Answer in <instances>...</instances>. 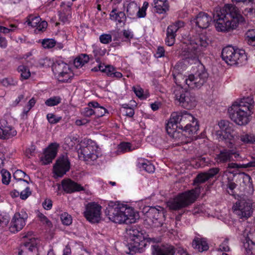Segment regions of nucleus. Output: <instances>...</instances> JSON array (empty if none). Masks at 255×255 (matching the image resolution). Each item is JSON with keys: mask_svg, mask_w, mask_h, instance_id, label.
<instances>
[{"mask_svg": "<svg viewBox=\"0 0 255 255\" xmlns=\"http://www.w3.org/2000/svg\"><path fill=\"white\" fill-rule=\"evenodd\" d=\"M227 169L225 171V173H232L233 172L231 171H230L229 169H238L242 168V165L238 164L236 163H229L228 164L227 167H226Z\"/></svg>", "mask_w": 255, "mask_h": 255, "instance_id": "58", "label": "nucleus"}, {"mask_svg": "<svg viewBox=\"0 0 255 255\" xmlns=\"http://www.w3.org/2000/svg\"><path fill=\"white\" fill-rule=\"evenodd\" d=\"M17 72L20 75V80H27L31 75V73L29 68L25 65H21L18 66L17 68Z\"/></svg>", "mask_w": 255, "mask_h": 255, "instance_id": "33", "label": "nucleus"}, {"mask_svg": "<svg viewBox=\"0 0 255 255\" xmlns=\"http://www.w3.org/2000/svg\"><path fill=\"white\" fill-rule=\"evenodd\" d=\"M89 106H92V108H94V115L97 118L102 117L108 113V110L104 107L100 106L97 102H91L89 103Z\"/></svg>", "mask_w": 255, "mask_h": 255, "instance_id": "28", "label": "nucleus"}, {"mask_svg": "<svg viewBox=\"0 0 255 255\" xmlns=\"http://www.w3.org/2000/svg\"><path fill=\"white\" fill-rule=\"evenodd\" d=\"M243 247L248 255H255V243L252 241L246 238L243 242Z\"/></svg>", "mask_w": 255, "mask_h": 255, "instance_id": "31", "label": "nucleus"}, {"mask_svg": "<svg viewBox=\"0 0 255 255\" xmlns=\"http://www.w3.org/2000/svg\"><path fill=\"white\" fill-rule=\"evenodd\" d=\"M166 131L167 133L170 136V137L174 140L176 145H180L183 143H187L192 139V137L193 136H189L187 133H185L183 131V129L181 131L175 130V128H168V123L166 125Z\"/></svg>", "mask_w": 255, "mask_h": 255, "instance_id": "16", "label": "nucleus"}, {"mask_svg": "<svg viewBox=\"0 0 255 255\" xmlns=\"http://www.w3.org/2000/svg\"><path fill=\"white\" fill-rule=\"evenodd\" d=\"M175 99L181 106L184 108L190 109L194 108L197 104L195 95L188 90L182 88H177L174 91Z\"/></svg>", "mask_w": 255, "mask_h": 255, "instance_id": "10", "label": "nucleus"}, {"mask_svg": "<svg viewBox=\"0 0 255 255\" xmlns=\"http://www.w3.org/2000/svg\"><path fill=\"white\" fill-rule=\"evenodd\" d=\"M1 174L2 176V182L3 184L7 185L9 183L11 175L10 173L5 169L1 170Z\"/></svg>", "mask_w": 255, "mask_h": 255, "instance_id": "47", "label": "nucleus"}, {"mask_svg": "<svg viewBox=\"0 0 255 255\" xmlns=\"http://www.w3.org/2000/svg\"><path fill=\"white\" fill-rule=\"evenodd\" d=\"M138 9H139V6L136 3L132 1L128 5L127 12L129 15L132 16L136 13Z\"/></svg>", "mask_w": 255, "mask_h": 255, "instance_id": "41", "label": "nucleus"}, {"mask_svg": "<svg viewBox=\"0 0 255 255\" xmlns=\"http://www.w3.org/2000/svg\"><path fill=\"white\" fill-rule=\"evenodd\" d=\"M89 60L88 55L86 54H81L78 57H77L74 61V65L77 67H81L85 63H87Z\"/></svg>", "mask_w": 255, "mask_h": 255, "instance_id": "34", "label": "nucleus"}, {"mask_svg": "<svg viewBox=\"0 0 255 255\" xmlns=\"http://www.w3.org/2000/svg\"><path fill=\"white\" fill-rule=\"evenodd\" d=\"M219 250L223 252H228L230 251V248L228 246V240L225 239L224 242L220 245Z\"/></svg>", "mask_w": 255, "mask_h": 255, "instance_id": "61", "label": "nucleus"}, {"mask_svg": "<svg viewBox=\"0 0 255 255\" xmlns=\"http://www.w3.org/2000/svg\"><path fill=\"white\" fill-rule=\"evenodd\" d=\"M234 212L240 218H249L253 212L252 202L249 200H241L233 206Z\"/></svg>", "mask_w": 255, "mask_h": 255, "instance_id": "14", "label": "nucleus"}, {"mask_svg": "<svg viewBox=\"0 0 255 255\" xmlns=\"http://www.w3.org/2000/svg\"><path fill=\"white\" fill-rule=\"evenodd\" d=\"M101 207L92 202L87 204L84 216L88 221L91 223L98 222L100 220Z\"/></svg>", "mask_w": 255, "mask_h": 255, "instance_id": "17", "label": "nucleus"}, {"mask_svg": "<svg viewBox=\"0 0 255 255\" xmlns=\"http://www.w3.org/2000/svg\"><path fill=\"white\" fill-rule=\"evenodd\" d=\"M79 142L76 137H69L66 138L65 142L69 145V146H73L76 142Z\"/></svg>", "mask_w": 255, "mask_h": 255, "instance_id": "62", "label": "nucleus"}, {"mask_svg": "<svg viewBox=\"0 0 255 255\" xmlns=\"http://www.w3.org/2000/svg\"><path fill=\"white\" fill-rule=\"evenodd\" d=\"M175 253L174 248L171 245L152 246L153 255H174Z\"/></svg>", "mask_w": 255, "mask_h": 255, "instance_id": "25", "label": "nucleus"}, {"mask_svg": "<svg viewBox=\"0 0 255 255\" xmlns=\"http://www.w3.org/2000/svg\"><path fill=\"white\" fill-rule=\"evenodd\" d=\"M99 39L100 42L103 44H108L112 41V35L109 34H103L100 36Z\"/></svg>", "mask_w": 255, "mask_h": 255, "instance_id": "51", "label": "nucleus"}, {"mask_svg": "<svg viewBox=\"0 0 255 255\" xmlns=\"http://www.w3.org/2000/svg\"><path fill=\"white\" fill-rule=\"evenodd\" d=\"M34 146H31L30 147L27 148L25 152V154L28 158H30L34 155L35 151Z\"/></svg>", "mask_w": 255, "mask_h": 255, "instance_id": "64", "label": "nucleus"}, {"mask_svg": "<svg viewBox=\"0 0 255 255\" xmlns=\"http://www.w3.org/2000/svg\"><path fill=\"white\" fill-rule=\"evenodd\" d=\"M246 40L248 43L255 46V29H249L246 33Z\"/></svg>", "mask_w": 255, "mask_h": 255, "instance_id": "35", "label": "nucleus"}, {"mask_svg": "<svg viewBox=\"0 0 255 255\" xmlns=\"http://www.w3.org/2000/svg\"><path fill=\"white\" fill-rule=\"evenodd\" d=\"M36 103V100L34 98H31L28 102L26 106L23 110V113L25 114H27V113L30 110V109L34 107Z\"/></svg>", "mask_w": 255, "mask_h": 255, "instance_id": "52", "label": "nucleus"}, {"mask_svg": "<svg viewBox=\"0 0 255 255\" xmlns=\"http://www.w3.org/2000/svg\"><path fill=\"white\" fill-rule=\"evenodd\" d=\"M98 158V156L95 153V151L91 152L90 154H88L86 156L83 158H80L81 160H83L86 162H90L92 161L96 160Z\"/></svg>", "mask_w": 255, "mask_h": 255, "instance_id": "50", "label": "nucleus"}, {"mask_svg": "<svg viewBox=\"0 0 255 255\" xmlns=\"http://www.w3.org/2000/svg\"><path fill=\"white\" fill-rule=\"evenodd\" d=\"M158 207L159 209L150 207L146 213L147 217L151 221L153 224H155V226L157 227L161 225V221L159 220L163 216L162 208Z\"/></svg>", "mask_w": 255, "mask_h": 255, "instance_id": "23", "label": "nucleus"}, {"mask_svg": "<svg viewBox=\"0 0 255 255\" xmlns=\"http://www.w3.org/2000/svg\"><path fill=\"white\" fill-rule=\"evenodd\" d=\"M38 217L40 220L44 224H46L47 226H50L51 225V222L48 218L43 214L39 213Z\"/></svg>", "mask_w": 255, "mask_h": 255, "instance_id": "63", "label": "nucleus"}, {"mask_svg": "<svg viewBox=\"0 0 255 255\" xmlns=\"http://www.w3.org/2000/svg\"><path fill=\"white\" fill-rule=\"evenodd\" d=\"M61 102V98L59 96L52 97L45 101V104L48 107L57 106Z\"/></svg>", "mask_w": 255, "mask_h": 255, "instance_id": "40", "label": "nucleus"}, {"mask_svg": "<svg viewBox=\"0 0 255 255\" xmlns=\"http://www.w3.org/2000/svg\"><path fill=\"white\" fill-rule=\"evenodd\" d=\"M61 185L63 190L67 193L84 190V187L81 185L70 179L63 180Z\"/></svg>", "mask_w": 255, "mask_h": 255, "instance_id": "24", "label": "nucleus"}, {"mask_svg": "<svg viewBox=\"0 0 255 255\" xmlns=\"http://www.w3.org/2000/svg\"><path fill=\"white\" fill-rule=\"evenodd\" d=\"M240 140L244 143H255V135L249 133H243L240 136Z\"/></svg>", "mask_w": 255, "mask_h": 255, "instance_id": "37", "label": "nucleus"}, {"mask_svg": "<svg viewBox=\"0 0 255 255\" xmlns=\"http://www.w3.org/2000/svg\"><path fill=\"white\" fill-rule=\"evenodd\" d=\"M56 44V41L53 39H44L42 45L44 48H51Z\"/></svg>", "mask_w": 255, "mask_h": 255, "instance_id": "49", "label": "nucleus"}, {"mask_svg": "<svg viewBox=\"0 0 255 255\" xmlns=\"http://www.w3.org/2000/svg\"><path fill=\"white\" fill-rule=\"evenodd\" d=\"M254 104V101L251 96L244 97L239 101H236L229 109L230 119L239 126L247 125L251 120Z\"/></svg>", "mask_w": 255, "mask_h": 255, "instance_id": "3", "label": "nucleus"}, {"mask_svg": "<svg viewBox=\"0 0 255 255\" xmlns=\"http://www.w3.org/2000/svg\"><path fill=\"white\" fill-rule=\"evenodd\" d=\"M1 83L5 87L14 86L17 84V81L11 77L5 78L1 81Z\"/></svg>", "mask_w": 255, "mask_h": 255, "instance_id": "45", "label": "nucleus"}, {"mask_svg": "<svg viewBox=\"0 0 255 255\" xmlns=\"http://www.w3.org/2000/svg\"><path fill=\"white\" fill-rule=\"evenodd\" d=\"M209 176L206 172L201 173L196 176L194 180L195 184H201L204 183L209 179Z\"/></svg>", "mask_w": 255, "mask_h": 255, "instance_id": "44", "label": "nucleus"}, {"mask_svg": "<svg viewBox=\"0 0 255 255\" xmlns=\"http://www.w3.org/2000/svg\"><path fill=\"white\" fill-rule=\"evenodd\" d=\"M154 7L156 8L157 12L159 13L165 12L168 9L167 4L164 5L155 4Z\"/></svg>", "mask_w": 255, "mask_h": 255, "instance_id": "59", "label": "nucleus"}, {"mask_svg": "<svg viewBox=\"0 0 255 255\" xmlns=\"http://www.w3.org/2000/svg\"><path fill=\"white\" fill-rule=\"evenodd\" d=\"M199 194V188L182 192L168 201L167 206L172 210H179L186 208L196 201Z\"/></svg>", "mask_w": 255, "mask_h": 255, "instance_id": "6", "label": "nucleus"}, {"mask_svg": "<svg viewBox=\"0 0 255 255\" xmlns=\"http://www.w3.org/2000/svg\"><path fill=\"white\" fill-rule=\"evenodd\" d=\"M110 15L112 20L118 21L120 23H124L126 20L125 13L123 11H117L116 9H113Z\"/></svg>", "mask_w": 255, "mask_h": 255, "instance_id": "30", "label": "nucleus"}, {"mask_svg": "<svg viewBox=\"0 0 255 255\" xmlns=\"http://www.w3.org/2000/svg\"><path fill=\"white\" fill-rule=\"evenodd\" d=\"M27 218L28 215L23 210L15 213L10 223L9 231L14 234L21 230L25 225V221Z\"/></svg>", "mask_w": 255, "mask_h": 255, "instance_id": "15", "label": "nucleus"}, {"mask_svg": "<svg viewBox=\"0 0 255 255\" xmlns=\"http://www.w3.org/2000/svg\"><path fill=\"white\" fill-rule=\"evenodd\" d=\"M220 169L219 168H212L209 169V170L206 172L208 176H209V178H212L215 175L219 173Z\"/></svg>", "mask_w": 255, "mask_h": 255, "instance_id": "60", "label": "nucleus"}, {"mask_svg": "<svg viewBox=\"0 0 255 255\" xmlns=\"http://www.w3.org/2000/svg\"><path fill=\"white\" fill-rule=\"evenodd\" d=\"M184 22L181 20H178L175 21L173 24L169 25L167 28V32L168 34H171L176 36V32L177 30L184 27Z\"/></svg>", "mask_w": 255, "mask_h": 255, "instance_id": "32", "label": "nucleus"}, {"mask_svg": "<svg viewBox=\"0 0 255 255\" xmlns=\"http://www.w3.org/2000/svg\"><path fill=\"white\" fill-rule=\"evenodd\" d=\"M92 106L88 105V107L85 108L82 112L83 115L85 117H90L94 115V109H92Z\"/></svg>", "mask_w": 255, "mask_h": 255, "instance_id": "56", "label": "nucleus"}, {"mask_svg": "<svg viewBox=\"0 0 255 255\" xmlns=\"http://www.w3.org/2000/svg\"><path fill=\"white\" fill-rule=\"evenodd\" d=\"M26 239L23 245L21 246V250L18 255H38V245L40 240L32 236V232H28L24 236Z\"/></svg>", "mask_w": 255, "mask_h": 255, "instance_id": "12", "label": "nucleus"}, {"mask_svg": "<svg viewBox=\"0 0 255 255\" xmlns=\"http://www.w3.org/2000/svg\"><path fill=\"white\" fill-rule=\"evenodd\" d=\"M230 149H224L220 151V153L216 155L215 159L218 163H224L231 161L232 156L234 155L235 158L239 156V153L234 148V146Z\"/></svg>", "mask_w": 255, "mask_h": 255, "instance_id": "20", "label": "nucleus"}, {"mask_svg": "<svg viewBox=\"0 0 255 255\" xmlns=\"http://www.w3.org/2000/svg\"><path fill=\"white\" fill-rule=\"evenodd\" d=\"M183 129L190 136L197 133L199 125L196 119L186 111L174 112L171 114L168 122V127Z\"/></svg>", "mask_w": 255, "mask_h": 255, "instance_id": "4", "label": "nucleus"}, {"mask_svg": "<svg viewBox=\"0 0 255 255\" xmlns=\"http://www.w3.org/2000/svg\"><path fill=\"white\" fill-rule=\"evenodd\" d=\"M59 146V144L56 142L52 143L48 146L44 151V155L41 158L42 164L46 165L52 162L56 156Z\"/></svg>", "mask_w": 255, "mask_h": 255, "instance_id": "22", "label": "nucleus"}, {"mask_svg": "<svg viewBox=\"0 0 255 255\" xmlns=\"http://www.w3.org/2000/svg\"><path fill=\"white\" fill-rule=\"evenodd\" d=\"M9 220V217L6 214H0V227L6 226Z\"/></svg>", "mask_w": 255, "mask_h": 255, "instance_id": "53", "label": "nucleus"}, {"mask_svg": "<svg viewBox=\"0 0 255 255\" xmlns=\"http://www.w3.org/2000/svg\"><path fill=\"white\" fill-rule=\"evenodd\" d=\"M47 119L48 122L52 124H55L58 123L61 119V117H56L55 115L52 114H48Z\"/></svg>", "mask_w": 255, "mask_h": 255, "instance_id": "54", "label": "nucleus"}, {"mask_svg": "<svg viewBox=\"0 0 255 255\" xmlns=\"http://www.w3.org/2000/svg\"><path fill=\"white\" fill-rule=\"evenodd\" d=\"M239 179L241 181L240 185L244 188V189L249 190H252L253 185L252 183L251 177L244 172L241 173L239 175Z\"/></svg>", "mask_w": 255, "mask_h": 255, "instance_id": "27", "label": "nucleus"}, {"mask_svg": "<svg viewBox=\"0 0 255 255\" xmlns=\"http://www.w3.org/2000/svg\"><path fill=\"white\" fill-rule=\"evenodd\" d=\"M218 125L221 129V131H218L217 132L219 140L224 141L228 148H232L235 145L236 137L231 133L230 123L227 121L222 120L219 123Z\"/></svg>", "mask_w": 255, "mask_h": 255, "instance_id": "11", "label": "nucleus"}, {"mask_svg": "<svg viewBox=\"0 0 255 255\" xmlns=\"http://www.w3.org/2000/svg\"><path fill=\"white\" fill-rule=\"evenodd\" d=\"M222 57L230 65L244 64L247 60V56L244 50L235 49L231 46H227L223 49Z\"/></svg>", "mask_w": 255, "mask_h": 255, "instance_id": "7", "label": "nucleus"}, {"mask_svg": "<svg viewBox=\"0 0 255 255\" xmlns=\"http://www.w3.org/2000/svg\"><path fill=\"white\" fill-rule=\"evenodd\" d=\"M16 134V130L7 120H0V138L8 139L15 136Z\"/></svg>", "mask_w": 255, "mask_h": 255, "instance_id": "19", "label": "nucleus"}, {"mask_svg": "<svg viewBox=\"0 0 255 255\" xmlns=\"http://www.w3.org/2000/svg\"><path fill=\"white\" fill-rule=\"evenodd\" d=\"M28 182L27 180H20V181H16L14 184V186L15 189L20 191H22L26 187H28Z\"/></svg>", "mask_w": 255, "mask_h": 255, "instance_id": "48", "label": "nucleus"}, {"mask_svg": "<svg viewBox=\"0 0 255 255\" xmlns=\"http://www.w3.org/2000/svg\"><path fill=\"white\" fill-rule=\"evenodd\" d=\"M70 164L67 155L60 157L53 166L54 172L57 176L62 177L69 170Z\"/></svg>", "mask_w": 255, "mask_h": 255, "instance_id": "18", "label": "nucleus"}, {"mask_svg": "<svg viewBox=\"0 0 255 255\" xmlns=\"http://www.w3.org/2000/svg\"><path fill=\"white\" fill-rule=\"evenodd\" d=\"M13 176L14 179L17 180V181H20V180H27L26 179H22L23 178L25 177L29 179V177L28 175H27L25 172H24L21 170H16L14 172Z\"/></svg>", "mask_w": 255, "mask_h": 255, "instance_id": "46", "label": "nucleus"}, {"mask_svg": "<svg viewBox=\"0 0 255 255\" xmlns=\"http://www.w3.org/2000/svg\"><path fill=\"white\" fill-rule=\"evenodd\" d=\"M133 148H131V144L129 142H122L118 146V151L126 152L132 151Z\"/></svg>", "mask_w": 255, "mask_h": 255, "instance_id": "43", "label": "nucleus"}, {"mask_svg": "<svg viewBox=\"0 0 255 255\" xmlns=\"http://www.w3.org/2000/svg\"><path fill=\"white\" fill-rule=\"evenodd\" d=\"M100 71L105 73L107 75L112 78H121L123 77L122 74L116 71V68L111 65H105L100 64Z\"/></svg>", "mask_w": 255, "mask_h": 255, "instance_id": "26", "label": "nucleus"}, {"mask_svg": "<svg viewBox=\"0 0 255 255\" xmlns=\"http://www.w3.org/2000/svg\"><path fill=\"white\" fill-rule=\"evenodd\" d=\"M41 18L39 16L29 15L26 22L28 25L33 27H36V26L40 22Z\"/></svg>", "mask_w": 255, "mask_h": 255, "instance_id": "39", "label": "nucleus"}, {"mask_svg": "<svg viewBox=\"0 0 255 255\" xmlns=\"http://www.w3.org/2000/svg\"><path fill=\"white\" fill-rule=\"evenodd\" d=\"M20 198L22 200L26 199L31 194V192L28 187H26L20 192Z\"/></svg>", "mask_w": 255, "mask_h": 255, "instance_id": "55", "label": "nucleus"}, {"mask_svg": "<svg viewBox=\"0 0 255 255\" xmlns=\"http://www.w3.org/2000/svg\"><path fill=\"white\" fill-rule=\"evenodd\" d=\"M94 151L93 147L90 145L81 147L78 150L79 158H83V157L86 156V155H87L88 154H89L90 153Z\"/></svg>", "mask_w": 255, "mask_h": 255, "instance_id": "38", "label": "nucleus"}, {"mask_svg": "<svg viewBox=\"0 0 255 255\" xmlns=\"http://www.w3.org/2000/svg\"><path fill=\"white\" fill-rule=\"evenodd\" d=\"M208 73L204 66L201 64L198 66L197 70L194 74L183 76L182 74H178L174 76L175 82L177 84H185L191 89H199L207 81Z\"/></svg>", "mask_w": 255, "mask_h": 255, "instance_id": "5", "label": "nucleus"}, {"mask_svg": "<svg viewBox=\"0 0 255 255\" xmlns=\"http://www.w3.org/2000/svg\"><path fill=\"white\" fill-rule=\"evenodd\" d=\"M106 215L112 222L119 224L135 223L136 215L133 209L126 204L111 202L106 207Z\"/></svg>", "mask_w": 255, "mask_h": 255, "instance_id": "2", "label": "nucleus"}, {"mask_svg": "<svg viewBox=\"0 0 255 255\" xmlns=\"http://www.w3.org/2000/svg\"><path fill=\"white\" fill-rule=\"evenodd\" d=\"M193 247L199 252H202L208 250L209 247L207 242L202 239H195L192 243Z\"/></svg>", "mask_w": 255, "mask_h": 255, "instance_id": "29", "label": "nucleus"}, {"mask_svg": "<svg viewBox=\"0 0 255 255\" xmlns=\"http://www.w3.org/2000/svg\"><path fill=\"white\" fill-rule=\"evenodd\" d=\"M60 219L63 224L69 226L72 223V218L70 215L66 212L63 213L60 215Z\"/></svg>", "mask_w": 255, "mask_h": 255, "instance_id": "42", "label": "nucleus"}, {"mask_svg": "<svg viewBox=\"0 0 255 255\" xmlns=\"http://www.w3.org/2000/svg\"><path fill=\"white\" fill-rule=\"evenodd\" d=\"M52 71L58 80L61 82H68L73 76L69 66L62 61H57L52 66Z\"/></svg>", "mask_w": 255, "mask_h": 255, "instance_id": "13", "label": "nucleus"}, {"mask_svg": "<svg viewBox=\"0 0 255 255\" xmlns=\"http://www.w3.org/2000/svg\"><path fill=\"white\" fill-rule=\"evenodd\" d=\"M215 27L218 31H226L237 27L240 23L245 22L239 9L232 4H227L223 8L216 7L213 13Z\"/></svg>", "mask_w": 255, "mask_h": 255, "instance_id": "1", "label": "nucleus"}, {"mask_svg": "<svg viewBox=\"0 0 255 255\" xmlns=\"http://www.w3.org/2000/svg\"><path fill=\"white\" fill-rule=\"evenodd\" d=\"M175 37L174 35L166 33V44L169 46L173 45L175 42Z\"/></svg>", "mask_w": 255, "mask_h": 255, "instance_id": "57", "label": "nucleus"}, {"mask_svg": "<svg viewBox=\"0 0 255 255\" xmlns=\"http://www.w3.org/2000/svg\"><path fill=\"white\" fill-rule=\"evenodd\" d=\"M143 162H138V166L139 167L143 168L144 170L149 173H152L154 171V166L151 164L149 161L144 160H142Z\"/></svg>", "mask_w": 255, "mask_h": 255, "instance_id": "36", "label": "nucleus"}, {"mask_svg": "<svg viewBox=\"0 0 255 255\" xmlns=\"http://www.w3.org/2000/svg\"><path fill=\"white\" fill-rule=\"evenodd\" d=\"M128 235V246L130 253L139 252L145 246V239L143 234L136 227L131 226L127 230Z\"/></svg>", "mask_w": 255, "mask_h": 255, "instance_id": "9", "label": "nucleus"}, {"mask_svg": "<svg viewBox=\"0 0 255 255\" xmlns=\"http://www.w3.org/2000/svg\"><path fill=\"white\" fill-rule=\"evenodd\" d=\"M212 21V17L204 12H200L195 17L191 20L192 24L195 23L199 28L202 29L208 28Z\"/></svg>", "mask_w": 255, "mask_h": 255, "instance_id": "21", "label": "nucleus"}, {"mask_svg": "<svg viewBox=\"0 0 255 255\" xmlns=\"http://www.w3.org/2000/svg\"><path fill=\"white\" fill-rule=\"evenodd\" d=\"M210 40L207 36L203 33L199 34L192 40L188 46L185 55L187 58H197L208 45Z\"/></svg>", "mask_w": 255, "mask_h": 255, "instance_id": "8", "label": "nucleus"}]
</instances>
